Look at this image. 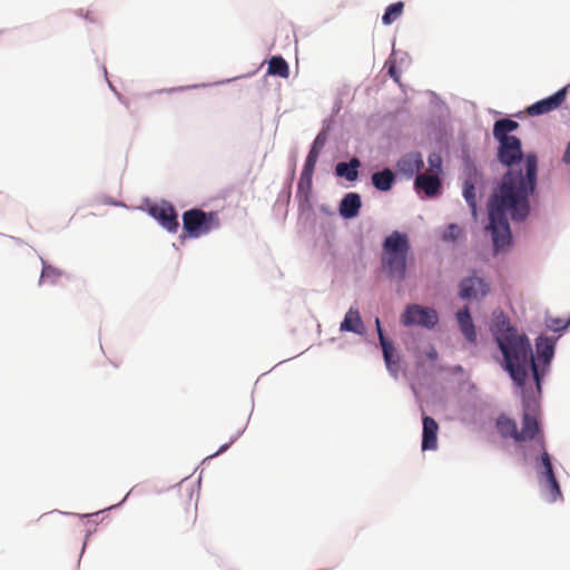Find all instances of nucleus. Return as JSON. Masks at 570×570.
<instances>
[{
	"mask_svg": "<svg viewBox=\"0 0 570 570\" xmlns=\"http://www.w3.org/2000/svg\"><path fill=\"white\" fill-rule=\"evenodd\" d=\"M519 124L511 119L497 120L493 136L499 141L498 159L508 167L500 186L489 200V229L494 249L498 252L510 245L509 218L524 220L530 213V196L534 193L538 175L535 154L522 153L521 140L509 135Z\"/></svg>",
	"mask_w": 570,
	"mask_h": 570,
	"instance_id": "nucleus-1",
	"label": "nucleus"
},
{
	"mask_svg": "<svg viewBox=\"0 0 570 570\" xmlns=\"http://www.w3.org/2000/svg\"><path fill=\"white\" fill-rule=\"evenodd\" d=\"M497 342L503 354L505 368L518 386H523L529 373L532 374L538 391H541V376L534 361L531 344L511 326L497 333Z\"/></svg>",
	"mask_w": 570,
	"mask_h": 570,
	"instance_id": "nucleus-2",
	"label": "nucleus"
},
{
	"mask_svg": "<svg viewBox=\"0 0 570 570\" xmlns=\"http://www.w3.org/2000/svg\"><path fill=\"white\" fill-rule=\"evenodd\" d=\"M411 250L406 234L392 232L383 242L381 266L389 277L403 281L406 277L407 256Z\"/></svg>",
	"mask_w": 570,
	"mask_h": 570,
	"instance_id": "nucleus-3",
	"label": "nucleus"
},
{
	"mask_svg": "<svg viewBox=\"0 0 570 570\" xmlns=\"http://www.w3.org/2000/svg\"><path fill=\"white\" fill-rule=\"evenodd\" d=\"M219 226L220 219L216 212L193 208L183 214V228L189 237H200L219 228Z\"/></svg>",
	"mask_w": 570,
	"mask_h": 570,
	"instance_id": "nucleus-4",
	"label": "nucleus"
},
{
	"mask_svg": "<svg viewBox=\"0 0 570 570\" xmlns=\"http://www.w3.org/2000/svg\"><path fill=\"white\" fill-rule=\"evenodd\" d=\"M539 481L543 487L550 502L561 498L560 485L556 479L550 455L547 451L541 454V462L538 465Z\"/></svg>",
	"mask_w": 570,
	"mask_h": 570,
	"instance_id": "nucleus-5",
	"label": "nucleus"
},
{
	"mask_svg": "<svg viewBox=\"0 0 570 570\" xmlns=\"http://www.w3.org/2000/svg\"><path fill=\"white\" fill-rule=\"evenodd\" d=\"M438 313L433 308L422 307L416 304L409 305L402 314V323L405 326L419 325L432 328L438 323Z\"/></svg>",
	"mask_w": 570,
	"mask_h": 570,
	"instance_id": "nucleus-6",
	"label": "nucleus"
},
{
	"mask_svg": "<svg viewBox=\"0 0 570 570\" xmlns=\"http://www.w3.org/2000/svg\"><path fill=\"white\" fill-rule=\"evenodd\" d=\"M567 88H562L558 90L552 96L539 100L527 108V112L530 116H539L543 114H548L552 110L559 108L562 102L566 100Z\"/></svg>",
	"mask_w": 570,
	"mask_h": 570,
	"instance_id": "nucleus-7",
	"label": "nucleus"
},
{
	"mask_svg": "<svg viewBox=\"0 0 570 570\" xmlns=\"http://www.w3.org/2000/svg\"><path fill=\"white\" fill-rule=\"evenodd\" d=\"M150 215L157 219L164 228L170 233H176L179 223L175 208L169 204L156 205L150 207Z\"/></svg>",
	"mask_w": 570,
	"mask_h": 570,
	"instance_id": "nucleus-8",
	"label": "nucleus"
},
{
	"mask_svg": "<svg viewBox=\"0 0 570 570\" xmlns=\"http://www.w3.org/2000/svg\"><path fill=\"white\" fill-rule=\"evenodd\" d=\"M489 285L483 278L476 276H470L460 283V297L463 299L468 298H480L488 294Z\"/></svg>",
	"mask_w": 570,
	"mask_h": 570,
	"instance_id": "nucleus-9",
	"label": "nucleus"
},
{
	"mask_svg": "<svg viewBox=\"0 0 570 570\" xmlns=\"http://www.w3.org/2000/svg\"><path fill=\"white\" fill-rule=\"evenodd\" d=\"M540 433V426L535 410H530L529 404L524 409L522 417V429L519 431L518 442L533 440Z\"/></svg>",
	"mask_w": 570,
	"mask_h": 570,
	"instance_id": "nucleus-10",
	"label": "nucleus"
},
{
	"mask_svg": "<svg viewBox=\"0 0 570 570\" xmlns=\"http://www.w3.org/2000/svg\"><path fill=\"white\" fill-rule=\"evenodd\" d=\"M375 323L386 367L389 368L390 372L396 374L399 371V356L395 353L393 345L385 338L383 331L381 328L380 320L376 318Z\"/></svg>",
	"mask_w": 570,
	"mask_h": 570,
	"instance_id": "nucleus-11",
	"label": "nucleus"
},
{
	"mask_svg": "<svg viewBox=\"0 0 570 570\" xmlns=\"http://www.w3.org/2000/svg\"><path fill=\"white\" fill-rule=\"evenodd\" d=\"M414 186L417 190H423L428 197H433L440 191L441 180L434 174H419L415 177Z\"/></svg>",
	"mask_w": 570,
	"mask_h": 570,
	"instance_id": "nucleus-12",
	"label": "nucleus"
},
{
	"mask_svg": "<svg viewBox=\"0 0 570 570\" xmlns=\"http://www.w3.org/2000/svg\"><path fill=\"white\" fill-rule=\"evenodd\" d=\"M439 424L431 416L423 417L422 450H435L438 446Z\"/></svg>",
	"mask_w": 570,
	"mask_h": 570,
	"instance_id": "nucleus-13",
	"label": "nucleus"
},
{
	"mask_svg": "<svg viewBox=\"0 0 570 570\" xmlns=\"http://www.w3.org/2000/svg\"><path fill=\"white\" fill-rule=\"evenodd\" d=\"M341 332H352L355 334H363L364 323L360 315L358 309L351 307L344 316L343 322L340 325Z\"/></svg>",
	"mask_w": 570,
	"mask_h": 570,
	"instance_id": "nucleus-14",
	"label": "nucleus"
},
{
	"mask_svg": "<svg viewBox=\"0 0 570 570\" xmlns=\"http://www.w3.org/2000/svg\"><path fill=\"white\" fill-rule=\"evenodd\" d=\"M456 321L466 341L474 343L476 340L475 327L468 306L456 313Z\"/></svg>",
	"mask_w": 570,
	"mask_h": 570,
	"instance_id": "nucleus-15",
	"label": "nucleus"
},
{
	"mask_svg": "<svg viewBox=\"0 0 570 570\" xmlns=\"http://www.w3.org/2000/svg\"><path fill=\"white\" fill-rule=\"evenodd\" d=\"M361 197L356 193H348L340 204V215L344 218H353L358 215L361 208Z\"/></svg>",
	"mask_w": 570,
	"mask_h": 570,
	"instance_id": "nucleus-16",
	"label": "nucleus"
},
{
	"mask_svg": "<svg viewBox=\"0 0 570 570\" xmlns=\"http://www.w3.org/2000/svg\"><path fill=\"white\" fill-rule=\"evenodd\" d=\"M424 166L421 154L419 153H410L402 157L399 163V169L407 175H413L414 173H419Z\"/></svg>",
	"mask_w": 570,
	"mask_h": 570,
	"instance_id": "nucleus-17",
	"label": "nucleus"
},
{
	"mask_svg": "<svg viewBox=\"0 0 570 570\" xmlns=\"http://www.w3.org/2000/svg\"><path fill=\"white\" fill-rule=\"evenodd\" d=\"M360 166V159L353 157L348 163H338L335 167V173L338 177H343L348 181H355L358 177L357 169Z\"/></svg>",
	"mask_w": 570,
	"mask_h": 570,
	"instance_id": "nucleus-18",
	"label": "nucleus"
},
{
	"mask_svg": "<svg viewBox=\"0 0 570 570\" xmlns=\"http://www.w3.org/2000/svg\"><path fill=\"white\" fill-rule=\"evenodd\" d=\"M537 355L543 364L548 365L554 355V340L540 336L537 341Z\"/></svg>",
	"mask_w": 570,
	"mask_h": 570,
	"instance_id": "nucleus-19",
	"label": "nucleus"
},
{
	"mask_svg": "<svg viewBox=\"0 0 570 570\" xmlns=\"http://www.w3.org/2000/svg\"><path fill=\"white\" fill-rule=\"evenodd\" d=\"M395 180V176L393 171L389 168H385L381 171L374 173L372 175V184L373 186L381 191H387L392 188Z\"/></svg>",
	"mask_w": 570,
	"mask_h": 570,
	"instance_id": "nucleus-20",
	"label": "nucleus"
},
{
	"mask_svg": "<svg viewBox=\"0 0 570 570\" xmlns=\"http://www.w3.org/2000/svg\"><path fill=\"white\" fill-rule=\"evenodd\" d=\"M497 428L502 438H511L518 442L519 431L517 428V423L512 419L504 415L500 416L497 420Z\"/></svg>",
	"mask_w": 570,
	"mask_h": 570,
	"instance_id": "nucleus-21",
	"label": "nucleus"
},
{
	"mask_svg": "<svg viewBox=\"0 0 570 570\" xmlns=\"http://www.w3.org/2000/svg\"><path fill=\"white\" fill-rule=\"evenodd\" d=\"M268 73L281 78H287L289 76V68L286 60L281 56L271 58L268 61Z\"/></svg>",
	"mask_w": 570,
	"mask_h": 570,
	"instance_id": "nucleus-22",
	"label": "nucleus"
},
{
	"mask_svg": "<svg viewBox=\"0 0 570 570\" xmlns=\"http://www.w3.org/2000/svg\"><path fill=\"white\" fill-rule=\"evenodd\" d=\"M313 185V174L302 171L299 181L297 185V197L304 202H308Z\"/></svg>",
	"mask_w": 570,
	"mask_h": 570,
	"instance_id": "nucleus-23",
	"label": "nucleus"
},
{
	"mask_svg": "<svg viewBox=\"0 0 570 570\" xmlns=\"http://www.w3.org/2000/svg\"><path fill=\"white\" fill-rule=\"evenodd\" d=\"M463 196L472 210V214H476V195L475 187L472 181L466 180L463 186Z\"/></svg>",
	"mask_w": 570,
	"mask_h": 570,
	"instance_id": "nucleus-24",
	"label": "nucleus"
},
{
	"mask_svg": "<svg viewBox=\"0 0 570 570\" xmlns=\"http://www.w3.org/2000/svg\"><path fill=\"white\" fill-rule=\"evenodd\" d=\"M403 2H396L387 7L385 13L382 17V20L385 24L392 23L394 20H396L402 11H403Z\"/></svg>",
	"mask_w": 570,
	"mask_h": 570,
	"instance_id": "nucleus-25",
	"label": "nucleus"
},
{
	"mask_svg": "<svg viewBox=\"0 0 570 570\" xmlns=\"http://www.w3.org/2000/svg\"><path fill=\"white\" fill-rule=\"evenodd\" d=\"M320 156V150L316 148V146H312L303 167L302 171L312 173L314 174V169L317 163Z\"/></svg>",
	"mask_w": 570,
	"mask_h": 570,
	"instance_id": "nucleus-26",
	"label": "nucleus"
},
{
	"mask_svg": "<svg viewBox=\"0 0 570 570\" xmlns=\"http://www.w3.org/2000/svg\"><path fill=\"white\" fill-rule=\"evenodd\" d=\"M428 163H429V170L428 173L429 174H434V175H440L441 171H442V158L439 154L436 153H433L429 156L428 158Z\"/></svg>",
	"mask_w": 570,
	"mask_h": 570,
	"instance_id": "nucleus-27",
	"label": "nucleus"
},
{
	"mask_svg": "<svg viewBox=\"0 0 570 570\" xmlns=\"http://www.w3.org/2000/svg\"><path fill=\"white\" fill-rule=\"evenodd\" d=\"M570 325V317L568 320L562 318H549L547 321L548 330L552 332H559L566 330Z\"/></svg>",
	"mask_w": 570,
	"mask_h": 570,
	"instance_id": "nucleus-28",
	"label": "nucleus"
},
{
	"mask_svg": "<svg viewBox=\"0 0 570 570\" xmlns=\"http://www.w3.org/2000/svg\"><path fill=\"white\" fill-rule=\"evenodd\" d=\"M461 228L455 224H450L443 234L444 240H455L461 235Z\"/></svg>",
	"mask_w": 570,
	"mask_h": 570,
	"instance_id": "nucleus-29",
	"label": "nucleus"
},
{
	"mask_svg": "<svg viewBox=\"0 0 570 570\" xmlns=\"http://www.w3.org/2000/svg\"><path fill=\"white\" fill-rule=\"evenodd\" d=\"M60 276V272L52 267V266H43L42 273H41V279L47 281L50 279L52 283L57 281V278Z\"/></svg>",
	"mask_w": 570,
	"mask_h": 570,
	"instance_id": "nucleus-30",
	"label": "nucleus"
},
{
	"mask_svg": "<svg viewBox=\"0 0 570 570\" xmlns=\"http://www.w3.org/2000/svg\"><path fill=\"white\" fill-rule=\"evenodd\" d=\"M562 161L566 164H570V141L568 142L564 154L562 156Z\"/></svg>",
	"mask_w": 570,
	"mask_h": 570,
	"instance_id": "nucleus-31",
	"label": "nucleus"
},
{
	"mask_svg": "<svg viewBox=\"0 0 570 570\" xmlns=\"http://www.w3.org/2000/svg\"><path fill=\"white\" fill-rule=\"evenodd\" d=\"M323 144H324V140H322V139H321V135H318V136L316 137V139L314 140L313 146H316V148H317L318 150H321V148L323 147Z\"/></svg>",
	"mask_w": 570,
	"mask_h": 570,
	"instance_id": "nucleus-32",
	"label": "nucleus"
},
{
	"mask_svg": "<svg viewBox=\"0 0 570 570\" xmlns=\"http://www.w3.org/2000/svg\"><path fill=\"white\" fill-rule=\"evenodd\" d=\"M428 356L429 358L431 360H435L438 357V353L434 348H432L429 353H428Z\"/></svg>",
	"mask_w": 570,
	"mask_h": 570,
	"instance_id": "nucleus-33",
	"label": "nucleus"
},
{
	"mask_svg": "<svg viewBox=\"0 0 570 570\" xmlns=\"http://www.w3.org/2000/svg\"><path fill=\"white\" fill-rule=\"evenodd\" d=\"M226 449H227V445H224L217 453H220V452L225 451Z\"/></svg>",
	"mask_w": 570,
	"mask_h": 570,
	"instance_id": "nucleus-34",
	"label": "nucleus"
}]
</instances>
